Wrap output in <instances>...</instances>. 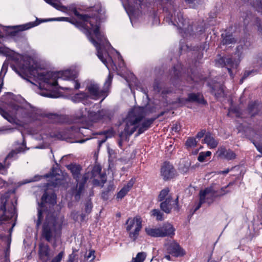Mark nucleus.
Returning a JSON list of instances; mask_svg holds the SVG:
<instances>
[{
    "label": "nucleus",
    "mask_w": 262,
    "mask_h": 262,
    "mask_svg": "<svg viewBox=\"0 0 262 262\" xmlns=\"http://www.w3.org/2000/svg\"><path fill=\"white\" fill-rule=\"evenodd\" d=\"M176 174L173 165L169 162H165L161 168V174L164 180L172 179Z\"/></svg>",
    "instance_id": "6ab92c4d"
},
{
    "label": "nucleus",
    "mask_w": 262,
    "mask_h": 262,
    "mask_svg": "<svg viewBox=\"0 0 262 262\" xmlns=\"http://www.w3.org/2000/svg\"><path fill=\"white\" fill-rule=\"evenodd\" d=\"M56 203V195L55 193H49L47 191H45L43 193L40 203H38V207L37 208V220L36 221V226L38 228L41 223L43 219V212L45 208H47V205H54Z\"/></svg>",
    "instance_id": "f8f14e48"
},
{
    "label": "nucleus",
    "mask_w": 262,
    "mask_h": 262,
    "mask_svg": "<svg viewBox=\"0 0 262 262\" xmlns=\"http://www.w3.org/2000/svg\"><path fill=\"white\" fill-rule=\"evenodd\" d=\"M169 189L168 187L162 189L158 196V201L159 202H162L165 200L166 198L168 197V196H170L169 195Z\"/></svg>",
    "instance_id": "2f4dec72"
},
{
    "label": "nucleus",
    "mask_w": 262,
    "mask_h": 262,
    "mask_svg": "<svg viewBox=\"0 0 262 262\" xmlns=\"http://www.w3.org/2000/svg\"><path fill=\"white\" fill-rule=\"evenodd\" d=\"M253 144L255 145V147L256 148L257 150L260 153L262 154V145H261L259 143H256L254 141H253Z\"/></svg>",
    "instance_id": "8fccbe9b"
},
{
    "label": "nucleus",
    "mask_w": 262,
    "mask_h": 262,
    "mask_svg": "<svg viewBox=\"0 0 262 262\" xmlns=\"http://www.w3.org/2000/svg\"><path fill=\"white\" fill-rule=\"evenodd\" d=\"M93 173L94 176H97V175H98L101 181V184H99L98 181L97 180H94V184H98L101 185V186H102L104 184L106 181V174H101V167L100 165H96L95 166L93 169Z\"/></svg>",
    "instance_id": "b1692460"
},
{
    "label": "nucleus",
    "mask_w": 262,
    "mask_h": 262,
    "mask_svg": "<svg viewBox=\"0 0 262 262\" xmlns=\"http://www.w3.org/2000/svg\"><path fill=\"white\" fill-rule=\"evenodd\" d=\"M50 249L48 245L44 244H40L39 245V257L42 262H48L50 259L52 254Z\"/></svg>",
    "instance_id": "4be33fe9"
},
{
    "label": "nucleus",
    "mask_w": 262,
    "mask_h": 262,
    "mask_svg": "<svg viewBox=\"0 0 262 262\" xmlns=\"http://www.w3.org/2000/svg\"><path fill=\"white\" fill-rule=\"evenodd\" d=\"M128 137H128L127 138H128ZM120 138L121 140H120V141H119V146H120V147H121V145H122V143H121L122 141H123V140H127V139H121V138L120 137ZM127 139H128V138H127Z\"/></svg>",
    "instance_id": "69168bd1"
},
{
    "label": "nucleus",
    "mask_w": 262,
    "mask_h": 262,
    "mask_svg": "<svg viewBox=\"0 0 262 262\" xmlns=\"http://www.w3.org/2000/svg\"><path fill=\"white\" fill-rule=\"evenodd\" d=\"M229 172V169H227L225 170H223V171H220L219 173V174H227L228 172Z\"/></svg>",
    "instance_id": "bf43d9fd"
},
{
    "label": "nucleus",
    "mask_w": 262,
    "mask_h": 262,
    "mask_svg": "<svg viewBox=\"0 0 262 262\" xmlns=\"http://www.w3.org/2000/svg\"><path fill=\"white\" fill-rule=\"evenodd\" d=\"M172 197L168 196L165 200L162 201L160 204V208L161 210L166 213H170L172 208H174L176 210H178V197L175 200V204H171Z\"/></svg>",
    "instance_id": "412c9836"
},
{
    "label": "nucleus",
    "mask_w": 262,
    "mask_h": 262,
    "mask_svg": "<svg viewBox=\"0 0 262 262\" xmlns=\"http://www.w3.org/2000/svg\"><path fill=\"white\" fill-rule=\"evenodd\" d=\"M249 23V21L248 20V18L246 17L245 19H244V25H247Z\"/></svg>",
    "instance_id": "0e129e2a"
},
{
    "label": "nucleus",
    "mask_w": 262,
    "mask_h": 262,
    "mask_svg": "<svg viewBox=\"0 0 262 262\" xmlns=\"http://www.w3.org/2000/svg\"><path fill=\"white\" fill-rule=\"evenodd\" d=\"M92 206L91 204L90 203H87L85 205V211L86 212H89L90 211Z\"/></svg>",
    "instance_id": "864d4df0"
},
{
    "label": "nucleus",
    "mask_w": 262,
    "mask_h": 262,
    "mask_svg": "<svg viewBox=\"0 0 262 262\" xmlns=\"http://www.w3.org/2000/svg\"><path fill=\"white\" fill-rule=\"evenodd\" d=\"M187 100L189 102H196L201 104L206 103V101L203 97V95L200 93L189 94Z\"/></svg>",
    "instance_id": "cd10ccee"
},
{
    "label": "nucleus",
    "mask_w": 262,
    "mask_h": 262,
    "mask_svg": "<svg viewBox=\"0 0 262 262\" xmlns=\"http://www.w3.org/2000/svg\"><path fill=\"white\" fill-rule=\"evenodd\" d=\"M254 25L257 27L258 34L262 35V23L260 21L259 18H255Z\"/></svg>",
    "instance_id": "ea45409f"
},
{
    "label": "nucleus",
    "mask_w": 262,
    "mask_h": 262,
    "mask_svg": "<svg viewBox=\"0 0 262 262\" xmlns=\"http://www.w3.org/2000/svg\"><path fill=\"white\" fill-rule=\"evenodd\" d=\"M252 5V6L257 10V11L262 12L261 0H254Z\"/></svg>",
    "instance_id": "58836bf2"
},
{
    "label": "nucleus",
    "mask_w": 262,
    "mask_h": 262,
    "mask_svg": "<svg viewBox=\"0 0 262 262\" xmlns=\"http://www.w3.org/2000/svg\"><path fill=\"white\" fill-rule=\"evenodd\" d=\"M9 63L5 61L0 72V93L3 85V79L6 75ZM11 110V114L0 107V114L11 123L24 125L36 122L39 125V121L45 120V113L43 111L28 102L20 96H15L8 104Z\"/></svg>",
    "instance_id": "20e7f679"
},
{
    "label": "nucleus",
    "mask_w": 262,
    "mask_h": 262,
    "mask_svg": "<svg viewBox=\"0 0 262 262\" xmlns=\"http://www.w3.org/2000/svg\"><path fill=\"white\" fill-rule=\"evenodd\" d=\"M172 130H174V132H178L180 130V127L178 126L177 125H176L175 127H172Z\"/></svg>",
    "instance_id": "680f3d73"
},
{
    "label": "nucleus",
    "mask_w": 262,
    "mask_h": 262,
    "mask_svg": "<svg viewBox=\"0 0 262 262\" xmlns=\"http://www.w3.org/2000/svg\"><path fill=\"white\" fill-rule=\"evenodd\" d=\"M211 155V152L210 151L201 152L198 157V160L200 162H203L205 161L206 157L210 156Z\"/></svg>",
    "instance_id": "f704fd0d"
},
{
    "label": "nucleus",
    "mask_w": 262,
    "mask_h": 262,
    "mask_svg": "<svg viewBox=\"0 0 262 262\" xmlns=\"http://www.w3.org/2000/svg\"><path fill=\"white\" fill-rule=\"evenodd\" d=\"M16 201H0V250L4 245L5 262H10L11 234L15 225Z\"/></svg>",
    "instance_id": "423d86ee"
},
{
    "label": "nucleus",
    "mask_w": 262,
    "mask_h": 262,
    "mask_svg": "<svg viewBox=\"0 0 262 262\" xmlns=\"http://www.w3.org/2000/svg\"><path fill=\"white\" fill-rule=\"evenodd\" d=\"M257 73V71L254 70H246L245 71L242 78L240 80V83H242L244 80H245L249 76H252L255 75Z\"/></svg>",
    "instance_id": "473e14b6"
},
{
    "label": "nucleus",
    "mask_w": 262,
    "mask_h": 262,
    "mask_svg": "<svg viewBox=\"0 0 262 262\" xmlns=\"http://www.w3.org/2000/svg\"><path fill=\"white\" fill-rule=\"evenodd\" d=\"M106 115V111L104 110L98 111L97 112L89 110V119L88 122L85 125L81 126H71L70 128L59 130L58 132H53L49 126V124L46 122L47 118L58 117L56 114L48 115L45 114V120L44 121H39V125L37 129L34 130L33 133L34 138L38 140H42L43 144L40 146H36L35 148H47L50 144V138H57L59 140H67L71 138L75 133H80L84 136L87 137L85 139L79 140L74 142L79 143H83L86 141L92 138L90 135L92 134V130L90 128L92 126V122H97L103 118Z\"/></svg>",
    "instance_id": "7ed1b4c3"
},
{
    "label": "nucleus",
    "mask_w": 262,
    "mask_h": 262,
    "mask_svg": "<svg viewBox=\"0 0 262 262\" xmlns=\"http://www.w3.org/2000/svg\"><path fill=\"white\" fill-rule=\"evenodd\" d=\"M216 154L219 157L222 159H225L227 160H231L235 158V154L229 149H227L224 146L220 147Z\"/></svg>",
    "instance_id": "5701e85b"
},
{
    "label": "nucleus",
    "mask_w": 262,
    "mask_h": 262,
    "mask_svg": "<svg viewBox=\"0 0 262 262\" xmlns=\"http://www.w3.org/2000/svg\"><path fill=\"white\" fill-rule=\"evenodd\" d=\"M230 185V183H229L227 186H226L225 187H222L219 190L215 191L216 196H217V197L221 196H223V195L227 194L228 193H229L230 192V191L226 190V189Z\"/></svg>",
    "instance_id": "e433bc0d"
},
{
    "label": "nucleus",
    "mask_w": 262,
    "mask_h": 262,
    "mask_svg": "<svg viewBox=\"0 0 262 262\" xmlns=\"http://www.w3.org/2000/svg\"><path fill=\"white\" fill-rule=\"evenodd\" d=\"M154 90L155 92L159 93L160 92V88L159 86V84L157 82L155 81L153 85Z\"/></svg>",
    "instance_id": "3c124183"
},
{
    "label": "nucleus",
    "mask_w": 262,
    "mask_h": 262,
    "mask_svg": "<svg viewBox=\"0 0 262 262\" xmlns=\"http://www.w3.org/2000/svg\"><path fill=\"white\" fill-rule=\"evenodd\" d=\"M208 44L206 42H205L202 46L200 47V48L202 50H204L205 49L207 50L208 49Z\"/></svg>",
    "instance_id": "4d7b16f0"
},
{
    "label": "nucleus",
    "mask_w": 262,
    "mask_h": 262,
    "mask_svg": "<svg viewBox=\"0 0 262 262\" xmlns=\"http://www.w3.org/2000/svg\"><path fill=\"white\" fill-rule=\"evenodd\" d=\"M68 168L71 171L73 178L77 182L78 188L72 190V195L74 196L76 201H79L80 196L84 191L85 183L86 182L89 177L86 174H84L80 180V172L81 167L79 165L70 164L67 166Z\"/></svg>",
    "instance_id": "9d476101"
},
{
    "label": "nucleus",
    "mask_w": 262,
    "mask_h": 262,
    "mask_svg": "<svg viewBox=\"0 0 262 262\" xmlns=\"http://www.w3.org/2000/svg\"><path fill=\"white\" fill-rule=\"evenodd\" d=\"M205 132H206V130L205 129L202 130L201 131H200V132H199L197 134L196 137L198 139L202 138L204 136Z\"/></svg>",
    "instance_id": "603ef678"
},
{
    "label": "nucleus",
    "mask_w": 262,
    "mask_h": 262,
    "mask_svg": "<svg viewBox=\"0 0 262 262\" xmlns=\"http://www.w3.org/2000/svg\"><path fill=\"white\" fill-rule=\"evenodd\" d=\"M216 196L215 190L212 187L207 188L204 190L201 191L200 193V198L203 199L205 203L211 204Z\"/></svg>",
    "instance_id": "aec40b11"
},
{
    "label": "nucleus",
    "mask_w": 262,
    "mask_h": 262,
    "mask_svg": "<svg viewBox=\"0 0 262 262\" xmlns=\"http://www.w3.org/2000/svg\"><path fill=\"white\" fill-rule=\"evenodd\" d=\"M92 14H79L75 12V15L79 20H72L69 17H59L48 19H39L36 18L34 21H31L25 24L8 26L7 34L14 38L20 35V31L28 30L39 25L42 22L49 21H65L74 24L87 36L90 41L95 46L97 50V55L109 70L110 73L104 83L102 90L100 89L98 83L94 81H90L86 85V90L88 92H82L76 94L72 98L75 102H82L83 104L89 98L98 99L102 97V101L107 96L109 89L111 86L113 75L111 70L116 71L118 75L124 77L129 88L132 90L133 86L140 89L146 95V92L142 88L138 86L137 79L133 73H130L128 78L123 75L125 70L124 61L120 53L116 51L106 38L104 33L100 30V14L101 10L98 7L91 9Z\"/></svg>",
    "instance_id": "f257e3e1"
},
{
    "label": "nucleus",
    "mask_w": 262,
    "mask_h": 262,
    "mask_svg": "<svg viewBox=\"0 0 262 262\" xmlns=\"http://www.w3.org/2000/svg\"><path fill=\"white\" fill-rule=\"evenodd\" d=\"M142 227V219L139 216L129 218L126 222V230L129 238L133 241L137 239Z\"/></svg>",
    "instance_id": "4468645a"
},
{
    "label": "nucleus",
    "mask_w": 262,
    "mask_h": 262,
    "mask_svg": "<svg viewBox=\"0 0 262 262\" xmlns=\"http://www.w3.org/2000/svg\"><path fill=\"white\" fill-rule=\"evenodd\" d=\"M134 184V180L131 179L118 192L117 194V198L118 199H122L124 198Z\"/></svg>",
    "instance_id": "a878e982"
},
{
    "label": "nucleus",
    "mask_w": 262,
    "mask_h": 262,
    "mask_svg": "<svg viewBox=\"0 0 262 262\" xmlns=\"http://www.w3.org/2000/svg\"><path fill=\"white\" fill-rule=\"evenodd\" d=\"M164 257L168 260H171V256H170V255L169 254H167V255H165Z\"/></svg>",
    "instance_id": "e2e57ef3"
},
{
    "label": "nucleus",
    "mask_w": 262,
    "mask_h": 262,
    "mask_svg": "<svg viewBox=\"0 0 262 262\" xmlns=\"http://www.w3.org/2000/svg\"><path fill=\"white\" fill-rule=\"evenodd\" d=\"M122 4L132 24L134 19L139 15L142 6H147L144 0H125Z\"/></svg>",
    "instance_id": "ddd939ff"
},
{
    "label": "nucleus",
    "mask_w": 262,
    "mask_h": 262,
    "mask_svg": "<svg viewBox=\"0 0 262 262\" xmlns=\"http://www.w3.org/2000/svg\"><path fill=\"white\" fill-rule=\"evenodd\" d=\"M186 3L193 8H196L200 4L201 0H185Z\"/></svg>",
    "instance_id": "a19ab883"
},
{
    "label": "nucleus",
    "mask_w": 262,
    "mask_h": 262,
    "mask_svg": "<svg viewBox=\"0 0 262 262\" xmlns=\"http://www.w3.org/2000/svg\"><path fill=\"white\" fill-rule=\"evenodd\" d=\"M71 216L75 221L79 222V214L78 212L75 211H72Z\"/></svg>",
    "instance_id": "49530a36"
},
{
    "label": "nucleus",
    "mask_w": 262,
    "mask_h": 262,
    "mask_svg": "<svg viewBox=\"0 0 262 262\" xmlns=\"http://www.w3.org/2000/svg\"><path fill=\"white\" fill-rule=\"evenodd\" d=\"M204 143L207 144L210 148H215L217 147L219 142L211 135L210 133H207L205 136Z\"/></svg>",
    "instance_id": "bb28decb"
},
{
    "label": "nucleus",
    "mask_w": 262,
    "mask_h": 262,
    "mask_svg": "<svg viewBox=\"0 0 262 262\" xmlns=\"http://www.w3.org/2000/svg\"><path fill=\"white\" fill-rule=\"evenodd\" d=\"M205 203L204 201H203V199L200 198V201L197 203L196 206L195 207L193 213L196 211L202 206V204Z\"/></svg>",
    "instance_id": "de8ad7c7"
},
{
    "label": "nucleus",
    "mask_w": 262,
    "mask_h": 262,
    "mask_svg": "<svg viewBox=\"0 0 262 262\" xmlns=\"http://www.w3.org/2000/svg\"><path fill=\"white\" fill-rule=\"evenodd\" d=\"M75 117L80 120L82 122H88L89 110L86 107L81 108L77 110L75 113Z\"/></svg>",
    "instance_id": "393cba45"
},
{
    "label": "nucleus",
    "mask_w": 262,
    "mask_h": 262,
    "mask_svg": "<svg viewBox=\"0 0 262 262\" xmlns=\"http://www.w3.org/2000/svg\"><path fill=\"white\" fill-rule=\"evenodd\" d=\"M64 216L48 213L42 227V235L48 242L60 235L64 222Z\"/></svg>",
    "instance_id": "6e6552de"
},
{
    "label": "nucleus",
    "mask_w": 262,
    "mask_h": 262,
    "mask_svg": "<svg viewBox=\"0 0 262 262\" xmlns=\"http://www.w3.org/2000/svg\"><path fill=\"white\" fill-rule=\"evenodd\" d=\"M14 128H8L7 129H1L0 133L3 131H5L7 133H10L13 132ZM26 147V143L24 139H23V143L20 146L14 150H12L10 153L6 157L4 160V163L3 164L0 163V173L2 174H6L7 173V169L9 167L11 162L17 159L18 154L20 152H24L26 150H28ZM8 185V182L4 181L0 178V188H3L7 186Z\"/></svg>",
    "instance_id": "1a4fd4ad"
},
{
    "label": "nucleus",
    "mask_w": 262,
    "mask_h": 262,
    "mask_svg": "<svg viewBox=\"0 0 262 262\" xmlns=\"http://www.w3.org/2000/svg\"><path fill=\"white\" fill-rule=\"evenodd\" d=\"M222 38L223 45H229L236 42V39L233 37V35L227 32L222 33Z\"/></svg>",
    "instance_id": "c85d7f7f"
},
{
    "label": "nucleus",
    "mask_w": 262,
    "mask_h": 262,
    "mask_svg": "<svg viewBox=\"0 0 262 262\" xmlns=\"http://www.w3.org/2000/svg\"><path fill=\"white\" fill-rule=\"evenodd\" d=\"M64 256V252L61 251L58 254L54 257L51 262H60Z\"/></svg>",
    "instance_id": "a18cd8bd"
},
{
    "label": "nucleus",
    "mask_w": 262,
    "mask_h": 262,
    "mask_svg": "<svg viewBox=\"0 0 262 262\" xmlns=\"http://www.w3.org/2000/svg\"><path fill=\"white\" fill-rule=\"evenodd\" d=\"M113 150L112 149H110L108 148V152L110 155H111L113 152Z\"/></svg>",
    "instance_id": "338daca9"
},
{
    "label": "nucleus",
    "mask_w": 262,
    "mask_h": 262,
    "mask_svg": "<svg viewBox=\"0 0 262 262\" xmlns=\"http://www.w3.org/2000/svg\"><path fill=\"white\" fill-rule=\"evenodd\" d=\"M47 4L50 5L56 9L60 11H63L66 9V8L60 3V0H44Z\"/></svg>",
    "instance_id": "7c9ffc66"
},
{
    "label": "nucleus",
    "mask_w": 262,
    "mask_h": 262,
    "mask_svg": "<svg viewBox=\"0 0 262 262\" xmlns=\"http://www.w3.org/2000/svg\"><path fill=\"white\" fill-rule=\"evenodd\" d=\"M175 229L170 224H165L158 228H146L145 232L148 235L152 237L171 236L174 234Z\"/></svg>",
    "instance_id": "2eb2a0df"
},
{
    "label": "nucleus",
    "mask_w": 262,
    "mask_h": 262,
    "mask_svg": "<svg viewBox=\"0 0 262 262\" xmlns=\"http://www.w3.org/2000/svg\"><path fill=\"white\" fill-rule=\"evenodd\" d=\"M94 254V250H90L89 251V253L85 255V258H86L87 260H89L91 262L93 261L95 258Z\"/></svg>",
    "instance_id": "c03bdc74"
},
{
    "label": "nucleus",
    "mask_w": 262,
    "mask_h": 262,
    "mask_svg": "<svg viewBox=\"0 0 262 262\" xmlns=\"http://www.w3.org/2000/svg\"><path fill=\"white\" fill-rule=\"evenodd\" d=\"M0 54L11 60V68L23 79L33 84L29 78H34L38 83L36 92L41 96L58 98L56 91L58 89L71 91L80 88L78 73L75 70L49 71L31 56L20 55L5 46L0 47Z\"/></svg>",
    "instance_id": "f03ea898"
},
{
    "label": "nucleus",
    "mask_w": 262,
    "mask_h": 262,
    "mask_svg": "<svg viewBox=\"0 0 262 262\" xmlns=\"http://www.w3.org/2000/svg\"><path fill=\"white\" fill-rule=\"evenodd\" d=\"M182 65L178 63L172 68L170 72V81L176 86H178L182 79Z\"/></svg>",
    "instance_id": "a211bd4d"
},
{
    "label": "nucleus",
    "mask_w": 262,
    "mask_h": 262,
    "mask_svg": "<svg viewBox=\"0 0 262 262\" xmlns=\"http://www.w3.org/2000/svg\"><path fill=\"white\" fill-rule=\"evenodd\" d=\"M243 47L238 46L234 56L221 57L216 61V64H220L221 67H226L230 76H232L231 70L236 69L242 58Z\"/></svg>",
    "instance_id": "9b49d317"
},
{
    "label": "nucleus",
    "mask_w": 262,
    "mask_h": 262,
    "mask_svg": "<svg viewBox=\"0 0 262 262\" xmlns=\"http://www.w3.org/2000/svg\"><path fill=\"white\" fill-rule=\"evenodd\" d=\"M164 246L167 252L175 257L182 256L185 254L184 250L174 241L167 242Z\"/></svg>",
    "instance_id": "f3484780"
},
{
    "label": "nucleus",
    "mask_w": 262,
    "mask_h": 262,
    "mask_svg": "<svg viewBox=\"0 0 262 262\" xmlns=\"http://www.w3.org/2000/svg\"><path fill=\"white\" fill-rule=\"evenodd\" d=\"M190 80L193 81L195 82H198V80L195 79V75L192 73V75H191L190 77H189Z\"/></svg>",
    "instance_id": "13d9d810"
},
{
    "label": "nucleus",
    "mask_w": 262,
    "mask_h": 262,
    "mask_svg": "<svg viewBox=\"0 0 262 262\" xmlns=\"http://www.w3.org/2000/svg\"><path fill=\"white\" fill-rule=\"evenodd\" d=\"M146 255L144 252H139L136 257L133 259L134 262H143L146 258Z\"/></svg>",
    "instance_id": "c9c22d12"
},
{
    "label": "nucleus",
    "mask_w": 262,
    "mask_h": 262,
    "mask_svg": "<svg viewBox=\"0 0 262 262\" xmlns=\"http://www.w3.org/2000/svg\"><path fill=\"white\" fill-rule=\"evenodd\" d=\"M157 2L163 7L165 12L164 20L176 27L183 38H195L204 33V25H191L190 20L184 17L176 2L171 0H157Z\"/></svg>",
    "instance_id": "39448f33"
},
{
    "label": "nucleus",
    "mask_w": 262,
    "mask_h": 262,
    "mask_svg": "<svg viewBox=\"0 0 262 262\" xmlns=\"http://www.w3.org/2000/svg\"><path fill=\"white\" fill-rule=\"evenodd\" d=\"M202 57H203V54H200V55L198 56V59H201V58H202Z\"/></svg>",
    "instance_id": "774afa93"
},
{
    "label": "nucleus",
    "mask_w": 262,
    "mask_h": 262,
    "mask_svg": "<svg viewBox=\"0 0 262 262\" xmlns=\"http://www.w3.org/2000/svg\"><path fill=\"white\" fill-rule=\"evenodd\" d=\"M146 110L145 107L135 106L128 112L123 120L125 123L124 130L119 134V137L122 139H127V137L130 136L137 128L138 136L149 128L154 119L145 120L140 123L141 121L146 115Z\"/></svg>",
    "instance_id": "0eeeda50"
},
{
    "label": "nucleus",
    "mask_w": 262,
    "mask_h": 262,
    "mask_svg": "<svg viewBox=\"0 0 262 262\" xmlns=\"http://www.w3.org/2000/svg\"><path fill=\"white\" fill-rule=\"evenodd\" d=\"M260 105L258 102H251L248 106V111L252 116L255 115L259 111Z\"/></svg>",
    "instance_id": "c756f323"
},
{
    "label": "nucleus",
    "mask_w": 262,
    "mask_h": 262,
    "mask_svg": "<svg viewBox=\"0 0 262 262\" xmlns=\"http://www.w3.org/2000/svg\"><path fill=\"white\" fill-rule=\"evenodd\" d=\"M152 215L155 216L158 221H162L163 220V214L159 209H154L151 211Z\"/></svg>",
    "instance_id": "4c0bfd02"
},
{
    "label": "nucleus",
    "mask_w": 262,
    "mask_h": 262,
    "mask_svg": "<svg viewBox=\"0 0 262 262\" xmlns=\"http://www.w3.org/2000/svg\"><path fill=\"white\" fill-rule=\"evenodd\" d=\"M214 95L216 97L223 96L224 95V90L223 87L221 86L216 93L214 92Z\"/></svg>",
    "instance_id": "09e8293b"
},
{
    "label": "nucleus",
    "mask_w": 262,
    "mask_h": 262,
    "mask_svg": "<svg viewBox=\"0 0 262 262\" xmlns=\"http://www.w3.org/2000/svg\"><path fill=\"white\" fill-rule=\"evenodd\" d=\"M197 141L195 138L193 137H189L186 141L185 145L187 148L194 147L197 144Z\"/></svg>",
    "instance_id": "72a5a7b5"
},
{
    "label": "nucleus",
    "mask_w": 262,
    "mask_h": 262,
    "mask_svg": "<svg viewBox=\"0 0 262 262\" xmlns=\"http://www.w3.org/2000/svg\"><path fill=\"white\" fill-rule=\"evenodd\" d=\"M39 177L38 176H35L34 178H33L32 179H29V180H25V181H23L22 182H19L17 183L18 184V186H20L22 185H24V184H26L27 183H30V182H35V181H37L39 180Z\"/></svg>",
    "instance_id": "79ce46f5"
},
{
    "label": "nucleus",
    "mask_w": 262,
    "mask_h": 262,
    "mask_svg": "<svg viewBox=\"0 0 262 262\" xmlns=\"http://www.w3.org/2000/svg\"><path fill=\"white\" fill-rule=\"evenodd\" d=\"M85 219V214L82 213L81 214H79V221L82 222L84 221Z\"/></svg>",
    "instance_id": "6e6d98bb"
},
{
    "label": "nucleus",
    "mask_w": 262,
    "mask_h": 262,
    "mask_svg": "<svg viewBox=\"0 0 262 262\" xmlns=\"http://www.w3.org/2000/svg\"><path fill=\"white\" fill-rule=\"evenodd\" d=\"M257 63L262 68V53L258 56Z\"/></svg>",
    "instance_id": "5fc2aeb1"
},
{
    "label": "nucleus",
    "mask_w": 262,
    "mask_h": 262,
    "mask_svg": "<svg viewBox=\"0 0 262 262\" xmlns=\"http://www.w3.org/2000/svg\"><path fill=\"white\" fill-rule=\"evenodd\" d=\"M106 140V138H105L104 139L102 140H99V141H98L99 146H101V145L102 143H104V142H105Z\"/></svg>",
    "instance_id": "052dcab7"
},
{
    "label": "nucleus",
    "mask_w": 262,
    "mask_h": 262,
    "mask_svg": "<svg viewBox=\"0 0 262 262\" xmlns=\"http://www.w3.org/2000/svg\"><path fill=\"white\" fill-rule=\"evenodd\" d=\"M47 178L50 177L51 181L48 183L49 186L54 188L64 183L65 177L63 173L57 167H53L50 173L46 175Z\"/></svg>",
    "instance_id": "dca6fc26"
},
{
    "label": "nucleus",
    "mask_w": 262,
    "mask_h": 262,
    "mask_svg": "<svg viewBox=\"0 0 262 262\" xmlns=\"http://www.w3.org/2000/svg\"><path fill=\"white\" fill-rule=\"evenodd\" d=\"M76 251V249H73V252L69 255L67 262H77L76 254H75Z\"/></svg>",
    "instance_id": "37998d69"
}]
</instances>
